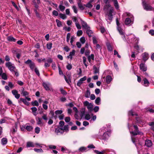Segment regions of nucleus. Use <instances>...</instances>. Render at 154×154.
<instances>
[{
	"mask_svg": "<svg viewBox=\"0 0 154 154\" xmlns=\"http://www.w3.org/2000/svg\"><path fill=\"white\" fill-rule=\"evenodd\" d=\"M70 36V33H68L67 34L66 37V41L67 42H69V39Z\"/></svg>",
	"mask_w": 154,
	"mask_h": 154,
	"instance_id": "60",
	"label": "nucleus"
},
{
	"mask_svg": "<svg viewBox=\"0 0 154 154\" xmlns=\"http://www.w3.org/2000/svg\"><path fill=\"white\" fill-rule=\"evenodd\" d=\"M8 85L9 88L11 89L13 88L14 87V85L12 84L11 82H9L8 84Z\"/></svg>",
	"mask_w": 154,
	"mask_h": 154,
	"instance_id": "49",
	"label": "nucleus"
},
{
	"mask_svg": "<svg viewBox=\"0 0 154 154\" xmlns=\"http://www.w3.org/2000/svg\"><path fill=\"white\" fill-rule=\"evenodd\" d=\"M64 78H65V80L66 81V82L68 84H69V80H71L70 76L69 75L68 76V79H67V78H66V77L65 75H64Z\"/></svg>",
	"mask_w": 154,
	"mask_h": 154,
	"instance_id": "45",
	"label": "nucleus"
},
{
	"mask_svg": "<svg viewBox=\"0 0 154 154\" xmlns=\"http://www.w3.org/2000/svg\"><path fill=\"white\" fill-rule=\"evenodd\" d=\"M128 127L130 130H133V128L134 129V131H130V133L131 134V140L134 143H135V141L134 139V136L137 135H142L143 133L139 131L137 126L134 125H132L129 126L128 125Z\"/></svg>",
	"mask_w": 154,
	"mask_h": 154,
	"instance_id": "1",
	"label": "nucleus"
},
{
	"mask_svg": "<svg viewBox=\"0 0 154 154\" xmlns=\"http://www.w3.org/2000/svg\"><path fill=\"white\" fill-rule=\"evenodd\" d=\"M34 71L36 74L38 76H39L40 75V73L39 72V71L38 69L36 67V68H35V69H34Z\"/></svg>",
	"mask_w": 154,
	"mask_h": 154,
	"instance_id": "54",
	"label": "nucleus"
},
{
	"mask_svg": "<svg viewBox=\"0 0 154 154\" xmlns=\"http://www.w3.org/2000/svg\"><path fill=\"white\" fill-rule=\"evenodd\" d=\"M56 21L57 23V26L58 27H60L62 26V24L61 22L60 21L56 19Z\"/></svg>",
	"mask_w": 154,
	"mask_h": 154,
	"instance_id": "34",
	"label": "nucleus"
},
{
	"mask_svg": "<svg viewBox=\"0 0 154 154\" xmlns=\"http://www.w3.org/2000/svg\"><path fill=\"white\" fill-rule=\"evenodd\" d=\"M8 40L10 42H14L16 41V39L12 36H9L7 38Z\"/></svg>",
	"mask_w": 154,
	"mask_h": 154,
	"instance_id": "24",
	"label": "nucleus"
},
{
	"mask_svg": "<svg viewBox=\"0 0 154 154\" xmlns=\"http://www.w3.org/2000/svg\"><path fill=\"white\" fill-rule=\"evenodd\" d=\"M94 74L99 73V69L96 66H94Z\"/></svg>",
	"mask_w": 154,
	"mask_h": 154,
	"instance_id": "38",
	"label": "nucleus"
},
{
	"mask_svg": "<svg viewBox=\"0 0 154 154\" xmlns=\"http://www.w3.org/2000/svg\"><path fill=\"white\" fill-rule=\"evenodd\" d=\"M94 152L97 154H104V152L103 151H99L97 150H95Z\"/></svg>",
	"mask_w": 154,
	"mask_h": 154,
	"instance_id": "52",
	"label": "nucleus"
},
{
	"mask_svg": "<svg viewBox=\"0 0 154 154\" xmlns=\"http://www.w3.org/2000/svg\"><path fill=\"white\" fill-rule=\"evenodd\" d=\"M145 145L147 147H150L152 145V142L150 140H146L145 141Z\"/></svg>",
	"mask_w": 154,
	"mask_h": 154,
	"instance_id": "14",
	"label": "nucleus"
},
{
	"mask_svg": "<svg viewBox=\"0 0 154 154\" xmlns=\"http://www.w3.org/2000/svg\"><path fill=\"white\" fill-rule=\"evenodd\" d=\"M32 127L31 126H26V129L28 131H30L32 129Z\"/></svg>",
	"mask_w": 154,
	"mask_h": 154,
	"instance_id": "47",
	"label": "nucleus"
},
{
	"mask_svg": "<svg viewBox=\"0 0 154 154\" xmlns=\"http://www.w3.org/2000/svg\"><path fill=\"white\" fill-rule=\"evenodd\" d=\"M117 28L120 34L121 35H124V33L123 29L119 26H117Z\"/></svg>",
	"mask_w": 154,
	"mask_h": 154,
	"instance_id": "21",
	"label": "nucleus"
},
{
	"mask_svg": "<svg viewBox=\"0 0 154 154\" xmlns=\"http://www.w3.org/2000/svg\"><path fill=\"white\" fill-rule=\"evenodd\" d=\"M72 8L74 12L77 14L78 12V9L76 7L75 5L73 6L72 7Z\"/></svg>",
	"mask_w": 154,
	"mask_h": 154,
	"instance_id": "37",
	"label": "nucleus"
},
{
	"mask_svg": "<svg viewBox=\"0 0 154 154\" xmlns=\"http://www.w3.org/2000/svg\"><path fill=\"white\" fill-rule=\"evenodd\" d=\"M142 56L143 60L145 61L147 60L149 58L148 54L146 53H144L143 54Z\"/></svg>",
	"mask_w": 154,
	"mask_h": 154,
	"instance_id": "15",
	"label": "nucleus"
},
{
	"mask_svg": "<svg viewBox=\"0 0 154 154\" xmlns=\"http://www.w3.org/2000/svg\"><path fill=\"white\" fill-rule=\"evenodd\" d=\"M90 95V92L89 90H87L85 94V96L86 98H88Z\"/></svg>",
	"mask_w": 154,
	"mask_h": 154,
	"instance_id": "29",
	"label": "nucleus"
},
{
	"mask_svg": "<svg viewBox=\"0 0 154 154\" xmlns=\"http://www.w3.org/2000/svg\"><path fill=\"white\" fill-rule=\"evenodd\" d=\"M59 8L60 10L62 11H63L65 8V7L61 5H59Z\"/></svg>",
	"mask_w": 154,
	"mask_h": 154,
	"instance_id": "39",
	"label": "nucleus"
},
{
	"mask_svg": "<svg viewBox=\"0 0 154 154\" xmlns=\"http://www.w3.org/2000/svg\"><path fill=\"white\" fill-rule=\"evenodd\" d=\"M85 119L87 120H89L91 119V116L88 114H86L85 116Z\"/></svg>",
	"mask_w": 154,
	"mask_h": 154,
	"instance_id": "55",
	"label": "nucleus"
},
{
	"mask_svg": "<svg viewBox=\"0 0 154 154\" xmlns=\"http://www.w3.org/2000/svg\"><path fill=\"white\" fill-rule=\"evenodd\" d=\"M83 33L82 31V30H78L77 32V35L78 36H80L82 35Z\"/></svg>",
	"mask_w": 154,
	"mask_h": 154,
	"instance_id": "48",
	"label": "nucleus"
},
{
	"mask_svg": "<svg viewBox=\"0 0 154 154\" xmlns=\"http://www.w3.org/2000/svg\"><path fill=\"white\" fill-rule=\"evenodd\" d=\"M25 63L26 64H28L30 68L32 70H33L35 69V68H36L35 64L31 60L28 59L25 62Z\"/></svg>",
	"mask_w": 154,
	"mask_h": 154,
	"instance_id": "4",
	"label": "nucleus"
},
{
	"mask_svg": "<svg viewBox=\"0 0 154 154\" xmlns=\"http://www.w3.org/2000/svg\"><path fill=\"white\" fill-rule=\"evenodd\" d=\"M65 120L66 122H68L70 120V118L69 117H67L65 118Z\"/></svg>",
	"mask_w": 154,
	"mask_h": 154,
	"instance_id": "64",
	"label": "nucleus"
},
{
	"mask_svg": "<svg viewBox=\"0 0 154 154\" xmlns=\"http://www.w3.org/2000/svg\"><path fill=\"white\" fill-rule=\"evenodd\" d=\"M75 51L73 50L70 53L69 55L67 56V57L68 58H70L71 59H72V56L74 55L75 54Z\"/></svg>",
	"mask_w": 154,
	"mask_h": 154,
	"instance_id": "20",
	"label": "nucleus"
},
{
	"mask_svg": "<svg viewBox=\"0 0 154 154\" xmlns=\"http://www.w3.org/2000/svg\"><path fill=\"white\" fill-rule=\"evenodd\" d=\"M52 44V43H49L47 44V47L48 49H51Z\"/></svg>",
	"mask_w": 154,
	"mask_h": 154,
	"instance_id": "53",
	"label": "nucleus"
},
{
	"mask_svg": "<svg viewBox=\"0 0 154 154\" xmlns=\"http://www.w3.org/2000/svg\"><path fill=\"white\" fill-rule=\"evenodd\" d=\"M94 56L93 54H91L90 56H89L88 57V60L89 62H90L91 59L94 60Z\"/></svg>",
	"mask_w": 154,
	"mask_h": 154,
	"instance_id": "35",
	"label": "nucleus"
},
{
	"mask_svg": "<svg viewBox=\"0 0 154 154\" xmlns=\"http://www.w3.org/2000/svg\"><path fill=\"white\" fill-rule=\"evenodd\" d=\"M55 132L58 134V133H60L62 134L63 133V129L60 128H57L55 129Z\"/></svg>",
	"mask_w": 154,
	"mask_h": 154,
	"instance_id": "17",
	"label": "nucleus"
},
{
	"mask_svg": "<svg viewBox=\"0 0 154 154\" xmlns=\"http://www.w3.org/2000/svg\"><path fill=\"white\" fill-rule=\"evenodd\" d=\"M72 66L71 64H68L66 66V68L69 70H70L72 68Z\"/></svg>",
	"mask_w": 154,
	"mask_h": 154,
	"instance_id": "61",
	"label": "nucleus"
},
{
	"mask_svg": "<svg viewBox=\"0 0 154 154\" xmlns=\"http://www.w3.org/2000/svg\"><path fill=\"white\" fill-rule=\"evenodd\" d=\"M93 0H91L89 2H88L87 4L84 5L86 7L91 8H92L93 5H91V3L93 2Z\"/></svg>",
	"mask_w": 154,
	"mask_h": 154,
	"instance_id": "16",
	"label": "nucleus"
},
{
	"mask_svg": "<svg viewBox=\"0 0 154 154\" xmlns=\"http://www.w3.org/2000/svg\"><path fill=\"white\" fill-rule=\"evenodd\" d=\"M93 43L94 44H96L97 43V41L95 36H93Z\"/></svg>",
	"mask_w": 154,
	"mask_h": 154,
	"instance_id": "59",
	"label": "nucleus"
},
{
	"mask_svg": "<svg viewBox=\"0 0 154 154\" xmlns=\"http://www.w3.org/2000/svg\"><path fill=\"white\" fill-rule=\"evenodd\" d=\"M7 142V140L6 138H3L1 140V143L3 145L6 144Z\"/></svg>",
	"mask_w": 154,
	"mask_h": 154,
	"instance_id": "25",
	"label": "nucleus"
},
{
	"mask_svg": "<svg viewBox=\"0 0 154 154\" xmlns=\"http://www.w3.org/2000/svg\"><path fill=\"white\" fill-rule=\"evenodd\" d=\"M52 14L54 15L57 16L58 15V13L57 11L55 10H54L52 12Z\"/></svg>",
	"mask_w": 154,
	"mask_h": 154,
	"instance_id": "62",
	"label": "nucleus"
},
{
	"mask_svg": "<svg viewBox=\"0 0 154 154\" xmlns=\"http://www.w3.org/2000/svg\"><path fill=\"white\" fill-rule=\"evenodd\" d=\"M86 149V148L84 147H80L79 150L81 152H83L85 151Z\"/></svg>",
	"mask_w": 154,
	"mask_h": 154,
	"instance_id": "63",
	"label": "nucleus"
},
{
	"mask_svg": "<svg viewBox=\"0 0 154 154\" xmlns=\"http://www.w3.org/2000/svg\"><path fill=\"white\" fill-rule=\"evenodd\" d=\"M34 150L35 152H43V150L41 149H38L34 148Z\"/></svg>",
	"mask_w": 154,
	"mask_h": 154,
	"instance_id": "46",
	"label": "nucleus"
},
{
	"mask_svg": "<svg viewBox=\"0 0 154 154\" xmlns=\"http://www.w3.org/2000/svg\"><path fill=\"white\" fill-rule=\"evenodd\" d=\"M128 115H131L132 116H137L138 115L136 113L133 112L132 110H131L129 111V113H128Z\"/></svg>",
	"mask_w": 154,
	"mask_h": 154,
	"instance_id": "31",
	"label": "nucleus"
},
{
	"mask_svg": "<svg viewBox=\"0 0 154 154\" xmlns=\"http://www.w3.org/2000/svg\"><path fill=\"white\" fill-rule=\"evenodd\" d=\"M26 147H35V145L33 143V142H28L27 143Z\"/></svg>",
	"mask_w": 154,
	"mask_h": 154,
	"instance_id": "18",
	"label": "nucleus"
},
{
	"mask_svg": "<svg viewBox=\"0 0 154 154\" xmlns=\"http://www.w3.org/2000/svg\"><path fill=\"white\" fill-rule=\"evenodd\" d=\"M12 93L17 99H18L20 98V95L18 94V91L16 90H13L12 91Z\"/></svg>",
	"mask_w": 154,
	"mask_h": 154,
	"instance_id": "9",
	"label": "nucleus"
},
{
	"mask_svg": "<svg viewBox=\"0 0 154 154\" xmlns=\"http://www.w3.org/2000/svg\"><path fill=\"white\" fill-rule=\"evenodd\" d=\"M114 5L116 9H118L119 8V6L118 3V2L117 0H116L113 1Z\"/></svg>",
	"mask_w": 154,
	"mask_h": 154,
	"instance_id": "33",
	"label": "nucleus"
},
{
	"mask_svg": "<svg viewBox=\"0 0 154 154\" xmlns=\"http://www.w3.org/2000/svg\"><path fill=\"white\" fill-rule=\"evenodd\" d=\"M128 40L127 41L128 43H138L139 39L137 38H136L134 36L133 38H131L130 37L128 38Z\"/></svg>",
	"mask_w": 154,
	"mask_h": 154,
	"instance_id": "5",
	"label": "nucleus"
},
{
	"mask_svg": "<svg viewBox=\"0 0 154 154\" xmlns=\"http://www.w3.org/2000/svg\"><path fill=\"white\" fill-rule=\"evenodd\" d=\"M32 112L33 113V114L35 116H36V112L37 111V109L35 107H32L31 108Z\"/></svg>",
	"mask_w": 154,
	"mask_h": 154,
	"instance_id": "26",
	"label": "nucleus"
},
{
	"mask_svg": "<svg viewBox=\"0 0 154 154\" xmlns=\"http://www.w3.org/2000/svg\"><path fill=\"white\" fill-rule=\"evenodd\" d=\"M81 24L82 26L86 29H88L89 28V27L87 23L82 19H81Z\"/></svg>",
	"mask_w": 154,
	"mask_h": 154,
	"instance_id": "11",
	"label": "nucleus"
},
{
	"mask_svg": "<svg viewBox=\"0 0 154 154\" xmlns=\"http://www.w3.org/2000/svg\"><path fill=\"white\" fill-rule=\"evenodd\" d=\"M106 82L107 83H109L111 81L112 78L110 75H107L106 77Z\"/></svg>",
	"mask_w": 154,
	"mask_h": 154,
	"instance_id": "22",
	"label": "nucleus"
},
{
	"mask_svg": "<svg viewBox=\"0 0 154 154\" xmlns=\"http://www.w3.org/2000/svg\"><path fill=\"white\" fill-rule=\"evenodd\" d=\"M87 29V30L86 31V33L87 34L89 37H91V34H92L93 32L91 30L88 29Z\"/></svg>",
	"mask_w": 154,
	"mask_h": 154,
	"instance_id": "32",
	"label": "nucleus"
},
{
	"mask_svg": "<svg viewBox=\"0 0 154 154\" xmlns=\"http://www.w3.org/2000/svg\"><path fill=\"white\" fill-rule=\"evenodd\" d=\"M87 79L86 76H84L83 77L81 78L78 82L77 84V86H80L83 83V82L85 81Z\"/></svg>",
	"mask_w": 154,
	"mask_h": 154,
	"instance_id": "10",
	"label": "nucleus"
},
{
	"mask_svg": "<svg viewBox=\"0 0 154 154\" xmlns=\"http://www.w3.org/2000/svg\"><path fill=\"white\" fill-rule=\"evenodd\" d=\"M42 85L46 90L49 91L50 90V88L51 86L50 83L49 82H43Z\"/></svg>",
	"mask_w": 154,
	"mask_h": 154,
	"instance_id": "8",
	"label": "nucleus"
},
{
	"mask_svg": "<svg viewBox=\"0 0 154 154\" xmlns=\"http://www.w3.org/2000/svg\"><path fill=\"white\" fill-rule=\"evenodd\" d=\"M75 26H76L77 28L78 29H81V27L79 23H76V24H75Z\"/></svg>",
	"mask_w": 154,
	"mask_h": 154,
	"instance_id": "58",
	"label": "nucleus"
},
{
	"mask_svg": "<svg viewBox=\"0 0 154 154\" xmlns=\"http://www.w3.org/2000/svg\"><path fill=\"white\" fill-rule=\"evenodd\" d=\"M84 106H87L88 109L89 111H91L93 109V105L91 103H89L88 101H85L84 103Z\"/></svg>",
	"mask_w": 154,
	"mask_h": 154,
	"instance_id": "7",
	"label": "nucleus"
},
{
	"mask_svg": "<svg viewBox=\"0 0 154 154\" xmlns=\"http://www.w3.org/2000/svg\"><path fill=\"white\" fill-rule=\"evenodd\" d=\"M143 85L146 87L148 86L149 84V82L148 80L146 78H145L143 79Z\"/></svg>",
	"mask_w": 154,
	"mask_h": 154,
	"instance_id": "19",
	"label": "nucleus"
},
{
	"mask_svg": "<svg viewBox=\"0 0 154 154\" xmlns=\"http://www.w3.org/2000/svg\"><path fill=\"white\" fill-rule=\"evenodd\" d=\"M2 77L3 79L4 80H6L7 79V76L5 73H3L2 74Z\"/></svg>",
	"mask_w": 154,
	"mask_h": 154,
	"instance_id": "51",
	"label": "nucleus"
},
{
	"mask_svg": "<svg viewBox=\"0 0 154 154\" xmlns=\"http://www.w3.org/2000/svg\"><path fill=\"white\" fill-rule=\"evenodd\" d=\"M60 91L62 94L64 95H66L67 94V92L66 91L64 90L63 88H61L60 89Z\"/></svg>",
	"mask_w": 154,
	"mask_h": 154,
	"instance_id": "42",
	"label": "nucleus"
},
{
	"mask_svg": "<svg viewBox=\"0 0 154 154\" xmlns=\"http://www.w3.org/2000/svg\"><path fill=\"white\" fill-rule=\"evenodd\" d=\"M32 104L33 106H38L39 103L37 100H35L34 102H32Z\"/></svg>",
	"mask_w": 154,
	"mask_h": 154,
	"instance_id": "40",
	"label": "nucleus"
},
{
	"mask_svg": "<svg viewBox=\"0 0 154 154\" xmlns=\"http://www.w3.org/2000/svg\"><path fill=\"white\" fill-rule=\"evenodd\" d=\"M20 100L23 102L26 105H28V102L26 101V99H24L23 98H20Z\"/></svg>",
	"mask_w": 154,
	"mask_h": 154,
	"instance_id": "44",
	"label": "nucleus"
},
{
	"mask_svg": "<svg viewBox=\"0 0 154 154\" xmlns=\"http://www.w3.org/2000/svg\"><path fill=\"white\" fill-rule=\"evenodd\" d=\"M80 41L82 44H84L85 41V38L84 37H82L80 38Z\"/></svg>",
	"mask_w": 154,
	"mask_h": 154,
	"instance_id": "50",
	"label": "nucleus"
},
{
	"mask_svg": "<svg viewBox=\"0 0 154 154\" xmlns=\"http://www.w3.org/2000/svg\"><path fill=\"white\" fill-rule=\"evenodd\" d=\"M109 133L108 132H104L103 134L102 139L104 140H106L109 137Z\"/></svg>",
	"mask_w": 154,
	"mask_h": 154,
	"instance_id": "13",
	"label": "nucleus"
},
{
	"mask_svg": "<svg viewBox=\"0 0 154 154\" xmlns=\"http://www.w3.org/2000/svg\"><path fill=\"white\" fill-rule=\"evenodd\" d=\"M17 129L16 128H13L11 131V133L12 135H13L14 133L17 131Z\"/></svg>",
	"mask_w": 154,
	"mask_h": 154,
	"instance_id": "36",
	"label": "nucleus"
},
{
	"mask_svg": "<svg viewBox=\"0 0 154 154\" xmlns=\"http://www.w3.org/2000/svg\"><path fill=\"white\" fill-rule=\"evenodd\" d=\"M101 99L100 97H97L95 100V103L97 105H99L100 104Z\"/></svg>",
	"mask_w": 154,
	"mask_h": 154,
	"instance_id": "28",
	"label": "nucleus"
},
{
	"mask_svg": "<svg viewBox=\"0 0 154 154\" xmlns=\"http://www.w3.org/2000/svg\"><path fill=\"white\" fill-rule=\"evenodd\" d=\"M21 93L22 94H23V95L24 96H27L29 94V93L26 91H24V88H23L21 90Z\"/></svg>",
	"mask_w": 154,
	"mask_h": 154,
	"instance_id": "23",
	"label": "nucleus"
},
{
	"mask_svg": "<svg viewBox=\"0 0 154 154\" xmlns=\"http://www.w3.org/2000/svg\"><path fill=\"white\" fill-rule=\"evenodd\" d=\"M37 124L38 125H40L41 126H42L43 125V123L42 122V119L41 118H38V120L37 122Z\"/></svg>",
	"mask_w": 154,
	"mask_h": 154,
	"instance_id": "30",
	"label": "nucleus"
},
{
	"mask_svg": "<svg viewBox=\"0 0 154 154\" xmlns=\"http://www.w3.org/2000/svg\"><path fill=\"white\" fill-rule=\"evenodd\" d=\"M40 131V128L38 127L35 128V132L37 134H38Z\"/></svg>",
	"mask_w": 154,
	"mask_h": 154,
	"instance_id": "56",
	"label": "nucleus"
},
{
	"mask_svg": "<svg viewBox=\"0 0 154 154\" xmlns=\"http://www.w3.org/2000/svg\"><path fill=\"white\" fill-rule=\"evenodd\" d=\"M5 65L12 72H13V71L16 69L14 64L12 63L11 62H8L6 63Z\"/></svg>",
	"mask_w": 154,
	"mask_h": 154,
	"instance_id": "3",
	"label": "nucleus"
},
{
	"mask_svg": "<svg viewBox=\"0 0 154 154\" xmlns=\"http://www.w3.org/2000/svg\"><path fill=\"white\" fill-rule=\"evenodd\" d=\"M61 128L63 129V131L64 130L66 131H67L68 129V125H65L63 128Z\"/></svg>",
	"mask_w": 154,
	"mask_h": 154,
	"instance_id": "57",
	"label": "nucleus"
},
{
	"mask_svg": "<svg viewBox=\"0 0 154 154\" xmlns=\"http://www.w3.org/2000/svg\"><path fill=\"white\" fill-rule=\"evenodd\" d=\"M142 3L144 8L147 11L152 10V8L150 6L146 4L144 1L142 0Z\"/></svg>",
	"mask_w": 154,
	"mask_h": 154,
	"instance_id": "6",
	"label": "nucleus"
},
{
	"mask_svg": "<svg viewBox=\"0 0 154 154\" xmlns=\"http://www.w3.org/2000/svg\"><path fill=\"white\" fill-rule=\"evenodd\" d=\"M140 69L143 71H145L147 70L146 66L143 63H140Z\"/></svg>",
	"mask_w": 154,
	"mask_h": 154,
	"instance_id": "12",
	"label": "nucleus"
},
{
	"mask_svg": "<svg viewBox=\"0 0 154 154\" xmlns=\"http://www.w3.org/2000/svg\"><path fill=\"white\" fill-rule=\"evenodd\" d=\"M62 112L63 111L62 110H57L55 112V113L57 115L61 114Z\"/></svg>",
	"mask_w": 154,
	"mask_h": 154,
	"instance_id": "41",
	"label": "nucleus"
},
{
	"mask_svg": "<svg viewBox=\"0 0 154 154\" xmlns=\"http://www.w3.org/2000/svg\"><path fill=\"white\" fill-rule=\"evenodd\" d=\"M126 14H127V16L130 17L131 19L129 18H126L125 21V24L126 25H128L130 24V23H133V19L132 17L133 16L130 13H126Z\"/></svg>",
	"mask_w": 154,
	"mask_h": 154,
	"instance_id": "2",
	"label": "nucleus"
},
{
	"mask_svg": "<svg viewBox=\"0 0 154 154\" xmlns=\"http://www.w3.org/2000/svg\"><path fill=\"white\" fill-rule=\"evenodd\" d=\"M78 6L79 8L81 10H83L84 9V7L81 3V2L78 3Z\"/></svg>",
	"mask_w": 154,
	"mask_h": 154,
	"instance_id": "27",
	"label": "nucleus"
},
{
	"mask_svg": "<svg viewBox=\"0 0 154 154\" xmlns=\"http://www.w3.org/2000/svg\"><path fill=\"white\" fill-rule=\"evenodd\" d=\"M60 17L63 19H64L66 18V16L65 14L60 13L59 14Z\"/></svg>",
	"mask_w": 154,
	"mask_h": 154,
	"instance_id": "43",
	"label": "nucleus"
}]
</instances>
